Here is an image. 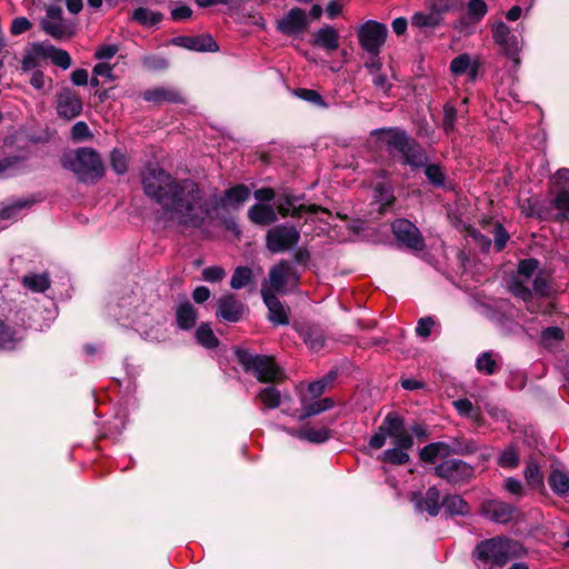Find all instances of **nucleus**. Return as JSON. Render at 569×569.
I'll use <instances>...</instances> for the list:
<instances>
[{
    "mask_svg": "<svg viewBox=\"0 0 569 569\" xmlns=\"http://www.w3.org/2000/svg\"><path fill=\"white\" fill-rule=\"evenodd\" d=\"M451 446L455 455L466 456L477 451V445L472 440H467L463 437H457L451 440Z\"/></svg>",
    "mask_w": 569,
    "mask_h": 569,
    "instance_id": "nucleus-46",
    "label": "nucleus"
},
{
    "mask_svg": "<svg viewBox=\"0 0 569 569\" xmlns=\"http://www.w3.org/2000/svg\"><path fill=\"white\" fill-rule=\"evenodd\" d=\"M261 297L269 311V321L274 325H288V312L277 295L263 286L261 288Z\"/></svg>",
    "mask_w": 569,
    "mask_h": 569,
    "instance_id": "nucleus-17",
    "label": "nucleus"
},
{
    "mask_svg": "<svg viewBox=\"0 0 569 569\" xmlns=\"http://www.w3.org/2000/svg\"><path fill=\"white\" fill-rule=\"evenodd\" d=\"M520 457L515 445L508 446L498 457V465L506 469H515L519 466Z\"/></svg>",
    "mask_w": 569,
    "mask_h": 569,
    "instance_id": "nucleus-38",
    "label": "nucleus"
},
{
    "mask_svg": "<svg viewBox=\"0 0 569 569\" xmlns=\"http://www.w3.org/2000/svg\"><path fill=\"white\" fill-rule=\"evenodd\" d=\"M201 276L204 281L211 282V283H217V282H220L224 278L226 271L222 267L211 266V267L204 268L202 270Z\"/></svg>",
    "mask_w": 569,
    "mask_h": 569,
    "instance_id": "nucleus-59",
    "label": "nucleus"
},
{
    "mask_svg": "<svg viewBox=\"0 0 569 569\" xmlns=\"http://www.w3.org/2000/svg\"><path fill=\"white\" fill-rule=\"evenodd\" d=\"M143 99L148 102L154 103H161L163 101L171 103L182 102V98L179 92L164 88H156L144 91Z\"/></svg>",
    "mask_w": 569,
    "mask_h": 569,
    "instance_id": "nucleus-26",
    "label": "nucleus"
},
{
    "mask_svg": "<svg viewBox=\"0 0 569 569\" xmlns=\"http://www.w3.org/2000/svg\"><path fill=\"white\" fill-rule=\"evenodd\" d=\"M500 47L502 48L505 54L515 61L516 63L520 62L519 59V51H520V44L517 36L510 34L509 38L506 39L505 43H501Z\"/></svg>",
    "mask_w": 569,
    "mask_h": 569,
    "instance_id": "nucleus-49",
    "label": "nucleus"
},
{
    "mask_svg": "<svg viewBox=\"0 0 569 569\" xmlns=\"http://www.w3.org/2000/svg\"><path fill=\"white\" fill-rule=\"evenodd\" d=\"M380 460L392 466H402L409 462L410 457L405 450L393 447L385 450L380 456Z\"/></svg>",
    "mask_w": 569,
    "mask_h": 569,
    "instance_id": "nucleus-37",
    "label": "nucleus"
},
{
    "mask_svg": "<svg viewBox=\"0 0 569 569\" xmlns=\"http://www.w3.org/2000/svg\"><path fill=\"white\" fill-rule=\"evenodd\" d=\"M525 479L526 482L532 488V489H540L543 488V477L540 472L539 466L532 461L528 462L525 471Z\"/></svg>",
    "mask_w": 569,
    "mask_h": 569,
    "instance_id": "nucleus-42",
    "label": "nucleus"
},
{
    "mask_svg": "<svg viewBox=\"0 0 569 569\" xmlns=\"http://www.w3.org/2000/svg\"><path fill=\"white\" fill-rule=\"evenodd\" d=\"M293 276L298 281L299 276L292 270L287 260H281L269 270V282L274 293H283L286 287V277Z\"/></svg>",
    "mask_w": 569,
    "mask_h": 569,
    "instance_id": "nucleus-19",
    "label": "nucleus"
},
{
    "mask_svg": "<svg viewBox=\"0 0 569 569\" xmlns=\"http://www.w3.org/2000/svg\"><path fill=\"white\" fill-rule=\"evenodd\" d=\"M194 338L200 346L209 350L216 349L220 343L208 322L200 323L196 329Z\"/></svg>",
    "mask_w": 569,
    "mask_h": 569,
    "instance_id": "nucleus-28",
    "label": "nucleus"
},
{
    "mask_svg": "<svg viewBox=\"0 0 569 569\" xmlns=\"http://www.w3.org/2000/svg\"><path fill=\"white\" fill-rule=\"evenodd\" d=\"M70 138L76 142H81L91 139L92 133L84 121H78L71 128Z\"/></svg>",
    "mask_w": 569,
    "mask_h": 569,
    "instance_id": "nucleus-55",
    "label": "nucleus"
},
{
    "mask_svg": "<svg viewBox=\"0 0 569 569\" xmlns=\"http://www.w3.org/2000/svg\"><path fill=\"white\" fill-rule=\"evenodd\" d=\"M470 57L467 53H462L453 58L450 62V71L455 76H462L468 72L470 68Z\"/></svg>",
    "mask_w": 569,
    "mask_h": 569,
    "instance_id": "nucleus-53",
    "label": "nucleus"
},
{
    "mask_svg": "<svg viewBox=\"0 0 569 569\" xmlns=\"http://www.w3.org/2000/svg\"><path fill=\"white\" fill-rule=\"evenodd\" d=\"M249 221L259 227L274 226L278 221L276 209L270 203H254L248 211Z\"/></svg>",
    "mask_w": 569,
    "mask_h": 569,
    "instance_id": "nucleus-18",
    "label": "nucleus"
},
{
    "mask_svg": "<svg viewBox=\"0 0 569 569\" xmlns=\"http://www.w3.org/2000/svg\"><path fill=\"white\" fill-rule=\"evenodd\" d=\"M456 120H457V109L446 103L443 106V120H442V129L446 134H450L456 130Z\"/></svg>",
    "mask_w": 569,
    "mask_h": 569,
    "instance_id": "nucleus-51",
    "label": "nucleus"
},
{
    "mask_svg": "<svg viewBox=\"0 0 569 569\" xmlns=\"http://www.w3.org/2000/svg\"><path fill=\"white\" fill-rule=\"evenodd\" d=\"M234 357L242 370L261 383H280L286 380L283 369L272 356L252 353L248 349L236 347Z\"/></svg>",
    "mask_w": 569,
    "mask_h": 569,
    "instance_id": "nucleus-3",
    "label": "nucleus"
},
{
    "mask_svg": "<svg viewBox=\"0 0 569 569\" xmlns=\"http://www.w3.org/2000/svg\"><path fill=\"white\" fill-rule=\"evenodd\" d=\"M303 341L313 351H319L325 346V337L318 328L309 327L302 331Z\"/></svg>",
    "mask_w": 569,
    "mask_h": 569,
    "instance_id": "nucleus-43",
    "label": "nucleus"
},
{
    "mask_svg": "<svg viewBox=\"0 0 569 569\" xmlns=\"http://www.w3.org/2000/svg\"><path fill=\"white\" fill-rule=\"evenodd\" d=\"M388 36L386 24L376 20H368L358 30V39L361 48L369 54L378 57Z\"/></svg>",
    "mask_w": 569,
    "mask_h": 569,
    "instance_id": "nucleus-8",
    "label": "nucleus"
},
{
    "mask_svg": "<svg viewBox=\"0 0 569 569\" xmlns=\"http://www.w3.org/2000/svg\"><path fill=\"white\" fill-rule=\"evenodd\" d=\"M429 9L433 13L443 14L449 11L461 9L465 4L463 0H428Z\"/></svg>",
    "mask_w": 569,
    "mask_h": 569,
    "instance_id": "nucleus-40",
    "label": "nucleus"
},
{
    "mask_svg": "<svg viewBox=\"0 0 569 569\" xmlns=\"http://www.w3.org/2000/svg\"><path fill=\"white\" fill-rule=\"evenodd\" d=\"M437 458H440V456L436 442H430L426 445L419 451V459L423 463L433 465Z\"/></svg>",
    "mask_w": 569,
    "mask_h": 569,
    "instance_id": "nucleus-57",
    "label": "nucleus"
},
{
    "mask_svg": "<svg viewBox=\"0 0 569 569\" xmlns=\"http://www.w3.org/2000/svg\"><path fill=\"white\" fill-rule=\"evenodd\" d=\"M476 368L480 372H485L488 376H492L498 370V363L492 358L491 352H483L478 357L476 361Z\"/></svg>",
    "mask_w": 569,
    "mask_h": 569,
    "instance_id": "nucleus-47",
    "label": "nucleus"
},
{
    "mask_svg": "<svg viewBox=\"0 0 569 569\" xmlns=\"http://www.w3.org/2000/svg\"><path fill=\"white\" fill-rule=\"evenodd\" d=\"M253 274L249 267H237L231 277L230 287L232 289H241L252 281Z\"/></svg>",
    "mask_w": 569,
    "mask_h": 569,
    "instance_id": "nucleus-39",
    "label": "nucleus"
},
{
    "mask_svg": "<svg viewBox=\"0 0 569 569\" xmlns=\"http://www.w3.org/2000/svg\"><path fill=\"white\" fill-rule=\"evenodd\" d=\"M295 96L301 100L310 102L311 104L320 108H327L328 103L325 101L323 97L313 89L298 88L295 90Z\"/></svg>",
    "mask_w": 569,
    "mask_h": 569,
    "instance_id": "nucleus-44",
    "label": "nucleus"
},
{
    "mask_svg": "<svg viewBox=\"0 0 569 569\" xmlns=\"http://www.w3.org/2000/svg\"><path fill=\"white\" fill-rule=\"evenodd\" d=\"M551 181L553 183V187L557 189V192H569V169H559L551 178Z\"/></svg>",
    "mask_w": 569,
    "mask_h": 569,
    "instance_id": "nucleus-56",
    "label": "nucleus"
},
{
    "mask_svg": "<svg viewBox=\"0 0 569 569\" xmlns=\"http://www.w3.org/2000/svg\"><path fill=\"white\" fill-rule=\"evenodd\" d=\"M339 32L331 26H325L312 33L310 43L313 47L322 48L328 52L336 51L340 46Z\"/></svg>",
    "mask_w": 569,
    "mask_h": 569,
    "instance_id": "nucleus-20",
    "label": "nucleus"
},
{
    "mask_svg": "<svg viewBox=\"0 0 569 569\" xmlns=\"http://www.w3.org/2000/svg\"><path fill=\"white\" fill-rule=\"evenodd\" d=\"M300 240V229L293 224L272 226L264 237L266 248L271 253H281L295 248Z\"/></svg>",
    "mask_w": 569,
    "mask_h": 569,
    "instance_id": "nucleus-7",
    "label": "nucleus"
},
{
    "mask_svg": "<svg viewBox=\"0 0 569 569\" xmlns=\"http://www.w3.org/2000/svg\"><path fill=\"white\" fill-rule=\"evenodd\" d=\"M532 286V292L541 298H551L556 293L551 281L545 274L543 270H539V272L536 274Z\"/></svg>",
    "mask_w": 569,
    "mask_h": 569,
    "instance_id": "nucleus-31",
    "label": "nucleus"
},
{
    "mask_svg": "<svg viewBox=\"0 0 569 569\" xmlns=\"http://www.w3.org/2000/svg\"><path fill=\"white\" fill-rule=\"evenodd\" d=\"M508 290L516 297L521 299L526 303H530L533 298L532 290L525 284L522 280L513 277L508 283Z\"/></svg>",
    "mask_w": 569,
    "mask_h": 569,
    "instance_id": "nucleus-35",
    "label": "nucleus"
},
{
    "mask_svg": "<svg viewBox=\"0 0 569 569\" xmlns=\"http://www.w3.org/2000/svg\"><path fill=\"white\" fill-rule=\"evenodd\" d=\"M111 167L118 174H123L128 170L127 159L124 154L114 149L111 152Z\"/></svg>",
    "mask_w": 569,
    "mask_h": 569,
    "instance_id": "nucleus-61",
    "label": "nucleus"
},
{
    "mask_svg": "<svg viewBox=\"0 0 569 569\" xmlns=\"http://www.w3.org/2000/svg\"><path fill=\"white\" fill-rule=\"evenodd\" d=\"M56 110L59 118L70 121L82 113L83 101L77 91L66 87L56 96Z\"/></svg>",
    "mask_w": 569,
    "mask_h": 569,
    "instance_id": "nucleus-12",
    "label": "nucleus"
},
{
    "mask_svg": "<svg viewBox=\"0 0 569 569\" xmlns=\"http://www.w3.org/2000/svg\"><path fill=\"white\" fill-rule=\"evenodd\" d=\"M510 34L511 30L503 21H498L492 26V39L498 46L505 43Z\"/></svg>",
    "mask_w": 569,
    "mask_h": 569,
    "instance_id": "nucleus-58",
    "label": "nucleus"
},
{
    "mask_svg": "<svg viewBox=\"0 0 569 569\" xmlns=\"http://www.w3.org/2000/svg\"><path fill=\"white\" fill-rule=\"evenodd\" d=\"M540 267V261L536 258L521 259L518 262L517 272L529 279Z\"/></svg>",
    "mask_w": 569,
    "mask_h": 569,
    "instance_id": "nucleus-52",
    "label": "nucleus"
},
{
    "mask_svg": "<svg viewBox=\"0 0 569 569\" xmlns=\"http://www.w3.org/2000/svg\"><path fill=\"white\" fill-rule=\"evenodd\" d=\"M144 194L159 204L166 213L174 216L179 226L201 228L218 218L220 209L238 210L250 198V188L238 183L223 191L204 197L199 183L191 179H177L160 167H148L142 173Z\"/></svg>",
    "mask_w": 569,
    "mask_h": 569,
    "instance_id": "nucleus-1",
    "label": "nucleus"
},
{
    "mask_svg": "<svg viewBox=\"0 0 569 569\" xmlns=\"http://www.w3.org/2000/svg\"><path fill=\"white\" fill-rule=\"evenodd\" d=\"M62 166L84 179L91 177L100 179L104 174V167L102 164L99 153L92 148H79L73 158L62 160Z\"/></svg>",
    "mask_w": 569,
    "mask_h": 569,
    "instance_id": "nucleus-6",
    "label": "nucleus"
},
{
    "mask_svg": "<svg viewBox=\"0 0 569 569\" xmlns=\"http://www.w3.org/2000/svg\"><path fill=\"white\" fill-rule=\"evenodd\" d=\"M488 12V6L483 0H470L467 4V16L473 23H478Z\"/></svg>",
    "mask_w": 569,
    "mask_h": 569,
    "instance_id": "nucleus-45",
    "label": "nucleus"
},
{
    "mask_svg": "<svg viewBox=\"0 0 569 569\" xmlns=\"http://www.w3.org/2000/svg\"><path fill=\"white\" fill-rule=\"evenodd\" d=\"M253 197L258 201L257 203H269L270 201L277 199L278 196L273 188L263 187L254 190Z\"/></svg>",
    "mask_w": 569,
    "mask_h": 569,
    "instance_id": "nucleus-64",
    "label": "nucleus"
},
{
    "mask_svg": "<svg viewBox=\"0 0 569 569\" xmlns=\"http://www.w3.org/2000/svg\"><path fill=\"white\" fill-rule=\"evenodd\" d=\"M170 43L197 52L219 51V44L209 33H202L198 36H178L172 38Z\"/></svg>",
    "mask_w": 569,
    "mask_h": 569,
    "instance_id": "nucleus-15",
    "label": "nucleus"
},
{
    "mask_svg": "<svg viewBox=\"0 0 569 569\" xmlns=\"http://www.w3.org/2000/svg\"><path fill=\"white\" fill-rule=\"evenodd\" d=\"M21 340L17 329L0 319V349L12 351Z\"/></svg>",
    "mask_w": 569,
    "mask_h": 569,
    "instance_id": "nucleus-25",
    "label": "nucleus"
},
{
    "mask_svg": "<svg viewBox=\"0 0 569 569\" xmlns=\"http://www.w3.org/2000/svg\"><path fill=\"white\" fill-rule=\"evenodd\" d=\"M32 23L26 17H17L12 20L10 26V33L12 36H19L29 31Z\"/></svg>",
    "mask_w": 569,
    "mask_h": 569,
    "instance_id": "nucleus-62",
    "label": "nucleus"
},
{
    "mask_svg": "<svg viewBox=\"0 0 569 569\" xmlns=\"http://www.w3.org/2000/svg\"><path fill=\"white\" fill-rule=\"evenodd\" d=\"M296 436L306 440L310 443L321 445L327 442L333 437V431L328 427L322 428H313V427H303L297 431Z\"/></svg>",
    "mask_w": 569,
    "mask_h": 569,
    "instance_id": "nucleus-24",
    "label": "nucleus"
},
{
    "mask_svg": "<svg viewBox=\"0 0 569 569\" xmlns=\"http://www.w3.org/2000/svg\"><path fill=\"white\" fill-rule=\"evenodd\" d=\"M387 437L393 439L395 448L407 451L413 446V437L406 430L405 418L396 411H391L385 417L377 432L370 437L369 447L376 450L381 449Z\"/></svg>",
    "mask_w": 569,
    "mask_h": 569,
    "instance_id": "nucleus-4",
    "label": "nucleus"
},
{
    "mask_svg": "<svg viewBox=\"0 0 569 569\" xmlns=\"http://www.w3.org/2000/svg\"><path fill=\"white\" fill-rule=\"evenodd\" d=\"M442 508L446 518L467 516L470 513L468 502L460 495H446L442 498Z\"/></svg>",
    "mask_w": 569,
    "mask_h": 569,
    "instance_id": "nucleus-23",
    "label": "nucleus"
},
{
    "mask_svg": "<svg viewBox=\"0 0 569 569\" xmlns=\"http://www.w3.org/2000/svg\"><path fill=\"white\" fill-rule=\"evenodd\" d=\"M309 27L307 13L303 9L295 7L283 18L277 21V30L284 36H298Z\"/></svg>",
    "mask_w": 569,
    "mask_h": 569,
    "instance_id": "nucleus-14",
    "label": "nucleus"
},
{
    "mask_svg": "<svg viewBox=\"0 0 569 569\" xmlns=\"http://www.w3.org/2000/svg\"><path fill=\"white\" fill-rule=\"evenodd\" d=\"M491 232L495 238V249L497 252H501L506 248L507 241L509 240V233L500 222H496L493 224Z\"/></svg>",
    "mask_w": 569,
    "mask_h": 569,
    "instance_id": "nucleus-54",
    "label": "nucleus"
},
{
    "mask_svg": "<svg viewBox=\"0 0 569 569\" xmlns=\"http://www.w3.org/2000/svg\"><path fill=\"white\" fill-rule=\"evenodd\" d=\"M540 339L545 346H549L551 341L561 342L565 340V331L557 326L547 327L541 330Z\"/></svg>",
    "mask_w": 569,
    "mask_h": 569,
    "instance_id": "nucleus-50",
    "label": "nucleus"
},
{
    "mask_svg": "<svg viewBox=\"0 0 569 569\" xmlns=\"http://www.w3.org/2000/svg\"><path fill=\"white\" fill-rule=\"evenodd\" d=\"M258 398L268 409H276L281 405V393L274 386H269L260 390Z\"/></svg>",
    "mask_w": 569,
    "mask_h": 569,
    "instance_id": "nucleus-41",
    "label": "nucleus"
},
{
    "mask_svg": "<svg viewBox=\"0 0 569 569\" xmlns=\"http://www.w3.org/2000/svg\"><path fill=\"white\" fill-rule=\"evenodd\" d=\"M435 475L450 485H459L472 479L475 469L463 460L447 459L435 468Z\"/></svg>",
    "mask_w": 569,
    "mask_h": 569,
    "instance_id": "nucleus-9",
    "label": "nucleus"
},
{
    "mask_svg": "<svg viewBox=\"0 0 569 569\" xmlns=\"http://www.w3.org/2000/svg\"><path fill=\"white\" fill-rule=\"evenodd\" d=\"M247 311L246 303L234 293H226L218 299L214 316L220 322L237 323Z\"/></svg>",
    "mask_w": 569,
    "mask_h": 569,
    "instance_id": "nucleus-11",
    "label": "nucleus"
},
{
    "mask_svg": "<svg viewBox=\"0 0 569 569\" xmlns=\"http://www.w3.org/2000/svg\"><path fill=\"white\" fill-rule=\"evenodd\" d=\"M335 406V401L331 398H323L318 401H313L303 408V412L299 416L300 420H305L309 417L319 415L326 410L331 409Z\"/></svg>",
    "mask_w": 569,
    "mask_h": 569,
    "instance_id": "nucleus-36",
    "label": "nucleus"
},
{
    "mask_svg": "<svg viewBox=\"0 0 569 569\" xmlns=\"http://www.w3.org/2000/svg\"><path fill=\"white\" fill-rule=\"evenodd\" d=\"M455 407L461 416L473 418V419H477L480 416L479 412H476V409H475L472 402L467 398L459 399V400L455 401Z\"/></svg>",
    "mask_w": 569,
    "mask_h": 569,
    "instance_id": "nucleus-60",
    "label": "nucleus"
},
{
    "mask_svg": "<svg viewBox=\"0 0 569 569\" xmlns=\"http://www.w3.org/2000/svg\"><path fill=\"white\" fill-rule=\"evenodd\" d=\"M38 202V199L32 194L24 199L16 200L4 208L0 209V219L9 220L13 219L18 216V213L26 208H31L34 203Z\"/></svg>",
    "mask_w": 569,
    "mask_h": 569,
    "instance_id": "nucleus-29",
    "label": "nucleus"
},
{
    "mask_svg": "<svg viewBox=\"0 0 569 569\" xmlns=\"http://www.w3.org/2000/svg\"><path fill=\"white\" fill-rule=\"evenodd\" d=\"M373 190L377 193L378 201L381 203L382 209L389 208L396 202L393 188L389 182H377Z\"/></svg>",
    "mask_w": 569,
    "mask_h": 569,
    "instance_id": "nucleus-33",
    "label": "nucleus"
},
{
    "mask_svg": "<svg viewBox=\"0 0 569 569\" xmlns=\"http://www.w3.org/2000/svg\"><path fill=\"white\" fill-rule=\"evenodd\" d=\"M38 46H44V44L43 43H32L31 50H26L24 56L21 61V69L24 72L36 69L40 66L39 59L42 57H41V54L38 53V50H37Z\"/></svg>",
    "mask_w": 569,
    "mask_h": 569,
    "instance_id": "nucleus-48",
    "label": "nucleus"
},
{
    "mask_svg": "<svg viewBox=\"0 0 569 569\" xmlns=\"http://www.w3.org/2000/svg\"><path fill=\"white\" fill-rule=\"evenodd\" d=\"M375 134H386L383 142L390 154L397 151L400 164L409 166L412 171L423 168L425 176L435 188H441L446 182V173L439 163H428V154L423 146L411 138L406 130L399 127L380 128Z\"/></svg>",
    "mask_w": 569,
    "mask_h": 569,
    "instance_id": "nucleus-2",
    "label": "nucleus"
},
{
    "mask_svg": "<svg viewBox=\"0 0 569 569\" xmlns=\"http://www.w3.org/2000/svg\"><path fill=\"white\" fill-rule=\"evenodd\" d=\"M24 287L33 292H44L50 287V279L47 274H26L22 279Z\"/></svg>",
    "mask_w": 569,
    "mask_h": 569,
    "instance_id": "nucleus-34",
    "label": "nucleus"
},
{
    "mask_svg": "<svg viewBox=\"0 0 569 569\" xmlns=\"http://www.w3.org/2000/svg\"><path fill=\"white\" fill-rule=\"evenodd\" d=\"M548 485L552 492L565 497L569 492V476L559 469H553L548 476Z\"/></svg>",
    "mask_w": 569,
    "mask_h": 569,
    "instance_id": "nucleus-27",
    "label": "nucleus"
},
{
    "mask_svg": "<svg viewBox=\"0 0 569 569\" xmlns=\"http://www.w3.org/2000/svg\"><path fill=\"white\" fill-rule=\"evenodd\" d=\"M442 23L441 14L433 13L430 11V13L425 12H416L411 17V24L412 27L422 29V28H436L439 27Z\"/></svg>",
    "mask_w": 569,
    "mask_h": 569,
    "instance_id": "nucleus-32",
    "label": "nucleus"
},
{
    "mask_svg": "<svg viewBox=\"0 0 569 569\" xmlns=\"http://www.w3.org/2000/svg\"><path fill=\"white\" fill-rule=\"evenodd\" d=\"M176 320L179 329L189 331L194 328L198 320V311L191 305L190 301L186 300L181 302L176 309Z\"/></svg>",
    "mask_w": 569,
    "mask_h": 569,
    "instance_id": "nucleus-22",
    "label": "nucleus"
},
{
    "mask_svg": "<svg viewBox=\"0 0 569 569\" xmlns=\"http://www.w3.org/2000/svg\"><path fill=\"white\" fill-rule=\"evenodd\" d=\"M41 28L46 33L50 34L54 39H61L66 34V30L60 23L43 20L41 22Z\"/></svg>",
    "mask_w": 569,
    "mask_h": 569,
    "instance_id": "nucleus-63",
    "label": "nucleus"
},
{
    "mask_svg": "<svg viewBox=\"0 0 569 569\" xmlns=\"http://www.w3.org/2000/svg\"><path fill=\"white\" fill-rule=\"evenodd\" d=\"M38 53L44 59H50L51 62L63 70L71 67L72 60L68 51L57 48L52 44H44L37 47Z\"/></svg>",
    "mask_w": 569,
    "mask_h": 569,
    "instance_id": "nucleus-21",
    "label": "nucleus"
},
{
    "mask_svg": "<svg viewBox=\"0 0 569 569\" xmlns=\"http://www.w3.org/2000/svg\"><path fill=\"white\" fill-rule=\"evenodd\" d=\"M409 500L413 505L417 513L426 512L432 518L437 517L442 508L441 493L436 486L429 487L425 493L421 491H412Z\"/></svg>",
    "mask_w": 569,
    "mask_h": 569,
    "instance_id": "nucleus-13",
    "label": "nucleus"
},
{
    "mask_svg": "<svg viewBox=\"0 0 569 569\" xmlns=\"http://www.w3.org/2000/svg\"><path fill=\"white\" fill-rule=\"evenodd\" d=\"M472 557L480 569L502 568L511 558L509 541L500 537L481 540L476 545Z\"/></svg>",
    "mask_w": 569,
    "mask_h": 569,
    "instance_id": "nucleus-5",
    "label": "nucleus"
},
{
    "mask_svg": "<svg viewBox=\"0 0 569 569\" xmlns=\"http://www.w3.org/2000/svg\"><path fill=\"white\" fill-rule=\"evenodd\" d=\"M131 19L144 27H152L162 21L163 14L159 11H150L147 8H136L131 14Z\"/></svg>",
    "mask_w": 569,
    "mask_h": 569,
    "instance_id": "nucleus-30",
    "label": "nucleus"
},
{
    "mask_svg": "<svg viewBox=\"0 0 569 569\" xmlns=\"http://www.w3.org/2000/svg\"><path fill=\"white\" fill-rule=\"evenodd\" d=\"M391 231L397 241L408 249L421 251L426 247L420 230L408 219H396L391 223Z\"/></svg>",
    "mask_w": 569,
    "mask_h": 569,
    "instance_id": "nucleus-10",
    "label": "nucleus"
},
{
    "mask_svg": "<svg viewBox=\"0 0 569 569\" xmlns=\"http://www.w3.org/2000/svg\"><path fill=\"white\" fill-rule=\"evenodd\" d=\"M517 508L500 500H488L481 506V513L497 523H508L512 520Z\"/></svg>",
    "mask_w": 569,
    "mask_h": 569,
    "instance_id": "nucleus-16",
    "label": "nucleus"
}]
</instances>
